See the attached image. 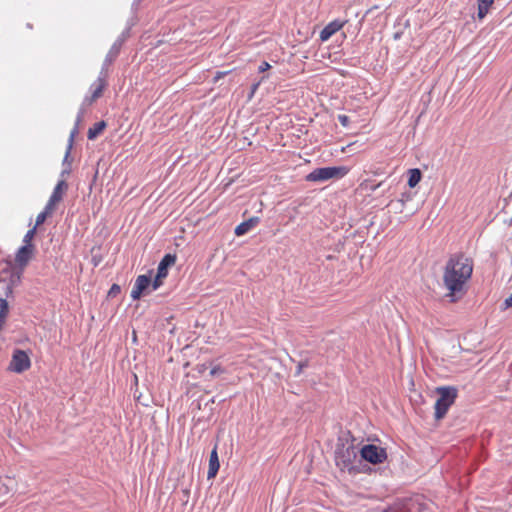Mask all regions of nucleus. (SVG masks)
Here are the masks:
<instances>
[{
	"label": "nucleus",
	"instance_id": "obj_8",
	"mask_svg": "<svg viewBox=\"0 0 512 512\" xmlns=\"http://www.w3.org/2000/svg\"><path fill=\"white\" fill-rule=\"evenodd\" d=\"M151 273L152 271H149L148 274H141L136 278L130 295L133 300H139L144 294L149 293Z\"/></svg>",
	"mask_w": 512,
	"mask_h": 512
},
{
	"label": "nucleus",
	"instance_id": "obj_25",
	"mask_svg": "<svg viewBox=\"0 0 512 512\" xmlns=\"http://www.w3.org/2000/svg\"><path fill=\"white\" fill-rule=\"evenodd\" d=\"M62 166H63V169L61 170L59 177H60V179H66V177L69 176L71 173L70 157L68 158V162L66 163V165H64V163L62 162Z\"/></svg>",
	"mask_w": 512,
	"mask_h": 512
},
{
	"label": "nucleus",
	"instance_id": "obj_29",
	"mask_svg": "<svg viewBox=\"0 0 512 512\" xmlns=\"http://www.w3.org/2000/svg\"><path fill=\"white\" fill-rule=\"evenodd\" d=\"M185 378H186V380H184L182 382V385H183V389L185 391V394L188 395L190 393V391H191V385H190V382H189V379H188L189 378V372L185 373Z\"/></svg>",
	"mask_w": 512,
	"mask_h": 512
},
{
	"label": "nucleus",
	"instance_id": "obj_34",
	"mask_svg": "<svg viewBox=\"0 0 512 512\" xmlns=\"http://www.w3.org/2000/svg\"><path fill=\"white\" fill-rule=\"evenodd\" d=\"M13 289H14V287L9 286L7 284L5 285L4 295L6 298L10 297L13 294Z\"/></svg>",
	"mask_w": 512,
	"mask_h": 512
},
{
	"label": "nucleus",
	"instance_id": "obj_42",
	"mask_svg": "<svg viewBox=\"0 0 512 512\" xmlns=\"http://www.w3.org/2000/svg\"><path fill=\"white\" fill-rule=\"evenodd\" d=\"M28 28H32V25L30 23L27 24Z\"/></svg>",
	"mask_w": 512,
	"mask_h": 512
},
{
	"label": "nucleus",
	"instance_id": "obj_7",
	"mask_svg": "<svg viewBox=\"0 0 512 512\" xmlns=\"http://www.w3.org/2000/svg\"><path fill=\"white\" fill-rule=\"evenodd\" d=\"M127 39H128V31H122L121 34L117 37V39L114 41V43L110 47L108 53L106 54L100 70L108 72L109 66L119 56L121 48Z\"/></svg>",
	"mask_w": 512,
	"mask_h": 512
},
{
	"label": "nucleus",
	"instance_id": "obj_16",
	"mask_svg": "<svg viewBox=\"0 0 512 512\" xmlns=\"http://www.w3.org/2000/svg\"><path fill=\"white\" fill-rule=\"evenodd\" d=\"M219 467H220V463H219L217 448L214 447V449L210 453L209 469H208V473H207V478L208 479L214 478L219 471Z\"/></svg>",
	"mask_w": 512,
	"mask_h": 512
},
{
	"label": "nucleus",
	"instance_id": "obj_28",
	"mask_svg": "<svg viewBox=\"0 0 512 512\" xmlns=\"http://www.w3.org/2000/svg\"><path fill=\"white\" fill-rule=\"evenodd\" d=\"M337 119L339 121V123L343 126V127H348L349 126V123H350V118L345 115V114H339L337 116Z\"/></svg>",
	"mask_w": 512,
	"mask_h": 512
},
{
	"label": "nucleus",
	"instance_id": "obj_14",
	"mask_svg": "<svg viewBox=\"0 0 512 512\" xmlns=\"http://www.w3.org/2000/svg\"><path fill=\"white\" fill-rule=\"evenodd\" d=\"M67 189L68 183L66 182V179L59 178L48 201L56 205L63 199V195Z\"/></svg>",
	"mask_w": 512,
	"mask_h": 512
},
{
	"label": "nucleus",
	"instance_id": "obj_31",
	"mask_svg": "<svg viewBox=\"0 0 512 512\" xmlns=\"http://www.w3.org/2000/svg\"><path fill=\"white\" fill-rule=\"evenodd\" d=\"M271 68V65L267 61H262L258 66V72L263 73Z\"/></svg>",
	"mask_w": 512,
	"mask_h": 512
},
{
	"label": "nucleus",
	"instance_id": "obj_10",
	"mask_svg": "<svg viewBox=\"0 0 512 512\" xmlns=\"http://www.w3.org/2000/svg\"><path fill=\"white\" fill-rule=\"evenodd\" d=\"M34 249L35 247L33 244H23L21 247H19L16 253L15 261L21 269H23L29 263Z\"/></svg>",
	"mask_w": 512,
	"mask_h": 512
},
{
	"label": "nucleus",
	"instance_id": "obj_2",
	"mask_svg": "<svg viewBox=\"0 0 512 512\" xmlns=\"http://www.w3.org/2000/svg\"><path fill=\"white\" fill-rule=\"evenodd\" d=\"M355 441L356 439L350 431L342 432L338 437L335 448V463L342 471L347 470L349 473L360 472V469L354 465L359 453Z\"/></svg>",
	"mask_w": 512,
	"mask_h": 512
},
{
	"label": "nucleus",
	"instance_id": "obj_37",
	"mask_svg": "<svg viewBox=\"0 0 512 512\" xmlns=\"http://www.w3.org/2000/svg\"><path fill=\"white\" fill-rule=\"evenodd\" d=\"M260 85V82H257V83H254L252 86H251V93L254 94L255 91L258 89Z\"/></svg>",
	"mask_w": 512,
	"mask_h": 512
},
{
	"label": "nucleus",
	"instance_id": "obj_33",
	"mask_svg": "<svg viewBox=\"0 0 512 512\" xmlns=\"http://www.w3.org/2000/svg\"><path fill=\"white\" fill-rule=\"evenodd\" d=\"M143 0H133L132 2V5H131V12L132 14H136L138 9H139V6L141 4Z\"/></svg>",
	"mask_w": 512,
	"mask_h": 512
},
{
	"label": "nucleus",
	"instance_id": "obj_1",
	"mask_svg": "<svg viewBox=\"0 0 512 512\" xmlns=\"http://www.w3.org/2000/svg\"><path fill=\"white\" fill-rule=\"evenodd\" d=\"M473 273V260L463 253L451 255L446 262L443 283L450 302L458 301L465 293V285Z\"/></svg>",
	"mask_w": 512,
	"mask_h": 512
},
{
	"label": "nucleus",
	"instance_id": "obj_12",
	"mask_svg": "<svg viewBox=\"0 0 512 512\" xmlns=\"http://www.w3.org/2000/svg\"><path fill=\"white\" fill-rule=\"evenodd\" d=\"M108 72L100 70L97 80L91 85L92 99H98L107 86Z\"/></svg>",
	"mask_w": 512,
	"mask_h": 512
},
{
	"label": "nucleus",
	"instance_id": "obj_17",
	"mask_svg": "<svg viewBox=\"0 0 512 512\" xmlns=\"http://www.w3.org/2000/svg\"><path fill=\"white\" fill-rule=\"evenodd\" d=\"M196 369L197 372L204 377H206L205 373L206 371H208V376H210L211 378L223 372V369L220 366H211L210 364L208 365L206 363L197 364Z\"/></svg>",
	"mask_w": 512,
	"mask_h": 512
},
{
	"label": "nucleus",
	"instance_id": "obj_19",
	"mask_svg": "<svg viewBox=\"0 0 512 512\" xmlns=\"http://www.w3.org/2000/svg\"><path fill=\"white\" fill-rule=\"evenodd\" d=\"M107 124L104 120L94 123L87 132V138L89 140L96 139L106 128Z\"/></svg>",
	"mask_w": 512,
	"mask_h": 512
},
{
	"label": "nucleus",
	"instance_id": "obj_32",
	"mask_svg": "<svg viewBox=\"0 0 512 512\" xmlns=\"http://www.w3.org/2000/svg\"><path fill=\"white\" fill-rule=\"evenodd\" d=\"M96 99H92V95L91 96H86L84 99H83V102L81 104V107L80 108H83L85 110V107L86 106H89L91 105Z\"/></svg>",
	"mask_w": 512,
	"mask_h": 512
},
{
	"label": "nucleus",
	"instance_id": "obj_24",
	"mask_svg": "<svg viewBox=\"0 0 512 512\" xmlns=\"http://www.w3.org/2000/svg\"><path fill=\"white\" fill-rule=\"evenodd\" d=\"M38 226H34L31 229H29L23 238V244H33L32 239L34 238Z\"/></svg>",
	"mask_w": 512,
	"mask_h": 512
},
{
	"label": "nucleus",
	"instance_id": "obj_22",
	"mask_svg": "<svg viewBox=\"0 0 512 512\" xmlns=\"http://www.w3.org/2000/svg\"><path fill=\"white\" fill-rule=\"evenodd\" d=\"M22 269L11 273L8 283L9 286L16 287L21 282Z\"/></svg>",
	"mask_w": 512,
	"mask_h": 512
},
{
	"label": "nucleus",
	"instance_id": "obj_35",
	"mask_svg": "<svg viewBox=\"0 0 512 512\" xmlns=\"http://www.w3.org/2000/svg\"><path fill=\"white\" fill-rule=\"evenodd\" d=\"M382 512H400V509L395 506H388Z\"/></svg>",
	"mask_w": 512,
	"mask_h": 512
},
{
	"label": "nucleus",
	"instance_id": "obj_40",
	"mask_svg": "<svg viewBox=\"0 0 512 512\" xmlns=\"http://www.w3.org/2000/svg\"><path fill=\"white\" fill-rule=\"evenodd\" d=\"M190 366V363L187 361L183 364V369L186 370L187 368H189Z\"/></svg>",
	"mask_w": 512,
	"mask_h": 512
},
{
	"label": "nucleus",
	"instance_id": "obj_3",
	"mask_svg": "<svg viewBox=\"0 0 512 512\" xmlns=\"http://www.w3.org/2000/svg\"><path fill=\"white\" fill-rule=\"evenodd\" d=\"M438 398L435 402V419L440 420L445 417L451 405L455 402L458 390L455 386H439L436 388Z\"/></svg>",
	"mask_w": 512,
	"mask_h": 512
},
{
	"label": "nucleus",
	"instance_id": "obj_36",
	"mask_svg": "<svg viewBox=\"0 0 512 512\" xmlns=\"http://www.w3.org/2000/svg\"><path fill=\"white\" fill-rule=\"evenodd\" d=\"M505 308L512 307V293L504 301Z\"/></svg>",
	"mask_w": 512,
	"mask_h": 512
},
{
	"label": "nucleus",
	"instance_id": "obj_27",
	"mask_svg": "<svg viewBox=\"0 0 512 512\" xmlns=\"http://www.w3.org/2000/svg\"><path fill=\"white\" fill-rule=\"evenodd\" d=\"M121 291V287L118 284H112L109 291H108V297H116Z\"/></svg>",
	"mask_w": 512,
	"mask_h": 512
},
{
	"label": "nucleus",
	"instance_id": "obj_41",
	"mask_svg": "<svg viewBox=\"0 0 512 512\" xmlns=\"http://www.w3.org/2000/svg\"><path fill=\"white\" fill-rule=\"evenodd\" d=\"M200 324L198 321L194 322V327H198Z\"/></svg>",
	"mask_w": 512,
	"mask_h": 512
},
{
	"label": "nucleus",
	"instance_id": "obj_4",
	"mask_svg": "<svg viewBox=\"0 0 512 512\" xmlns=\"http://www.w3.org/2000/svg\"><path fill=\"white\" fill-rule=\"evenodd\" d=\"M349 173L346 166H326L312 170L306 180L309 182H325L329 179H340Z\"/></svg>",
	"mask_w": 512,
	"mask_h": 512
},
{
	"label": "nucleus",
	"instance_id": "obj_20",
	"mask_svg": "<svg viewBox=\"0 0 512 512\" xmlns=\"http://www.w3.org/2000/svg\"><path fill=\"white\" fill-rule=\"evenodd\" d=\"M55 204L51 203L50 201H48L43 209L42 212H40L37 217H36V226H40L41 224H43L47 217L50 216L55 208Z\"/></svg>",
	"mask_w": 512,
	"mask_h": 512
},
{
	"label": "nucleus",
	"instance_id": "obj_26",
	"mask_svg": "<svg viewBox=\"0 0 512 512\" xmlns=\"http://www.w3.org/2000/svg\"><path fill=\"white\" fill-rule=\"evenodd\" d=\"M137 22V15L132 14V16L127 20V25L123 31H128V38L130 37V31L131 28L136 24Z\"/></svg>",
	"mask_w": 512,
	"mask_h": 512
},
{
	"label": "nucleus",
	"instance_id": "obj_39",
	"mask_svg": "<svg viewBox=\"0 0 512 512\" xmlns=\"http://www.w3.org/2000/svg\"><path fill=\"white\" fill-rule=\"evenodd\" d=\"M401 35H402V33H401V32H397V33H395V34H394V39H395V40L400 39V38H401Z\"/></svg>",
	"mask_w": 512,
	"mask_h": 512
},
{
	"label": "nucleus",
	"instance_id": "obj_11",
	"mask_svg": "<svg viewBox=\"0 0 512 512\" xmlns=\"http://www.w3.org/2000/svg\"><path fill=\"white\" fill-rule=\"evenodd\" d=\"M345 23L346 21L340 19H335L328 23L320 32V40L322 42L329 40L335 33L342 29Z\"/></svg>",
	"mask_w": 512,
	"mask_h": 512
},
{
	"label": "nucleus",
	"instance_id": "obj_30",
	"mask_svg": "<svg viewBox=\"0 0 512 512\" xmlns=\"http://www.w3.org/2000/svg\"><path fill=\"white\" fill-rule=\"evenodd\" d=\"M307 366H308L307 361H300L296 367L295 376H299L302 373L303 369Z\"/></svg>",
	"mask_w": 512,
	"mask_h": 512
},
{
	"label": "nucleus",
	"instance_id": "obj_21",
	"mask_svg": "<svg viewBox=\"0 0 512 512\" xmlns=\"http://www.w3.org/2000/svg\"><path fill=\"white\" fill-rule=\"evenodd\" d=\"M408 174L409 175H408L407 185L410 188L416 187L422 178V173H421L420 169H418V168L410 169Z\"/></svg>",
	"mask_w": 512,
	"mask_h": 512
},
{
	"label": "nucleus",
	"instance_id": "obj_18",
	"mask_svg": "<svg viewBox=\"0 0 512 512\" xmlns=\"http://www.w3.org/2000/svg\"><path fill=\"white\" fill-rule=\"evenodd\" d=\"M493 4L494 0H477V17L479 20L486 17Z\"/></svg>",
	"mask_w": 512,
	"mask_h": 512
},
{
	"label": "nucleus",
	"instance_id": "obj_6",
	"mask_svg": "<svg viewBox=\"0 0 512 512\" xmlns=\"http://www.w3.org/2000/svg\"><path fill=\"white\" fill-rule=\"evenodd\" d=\"M31 367V359L27 351L16 348L13 350L8 370L17 374L27 371Z\"/></svg>",
	"mask_w": 512,
	"mask_h": 512
},
{
	"label": "nucleus",
	"instance_id": "obj_23",
	"mask_svg": "<svg viewBox=\"0 0 512 512\" xmlns=\"http://www.w3.org/2000/svg\"><path fill=\"white\" fill-rule=\"evenodd\" d=\"M166 277L156 273L154 279L151 278V291H155L157 289H159L162 284H163V279H165Z\"/></svg>",
	"mask_w": 512,
	"mask_h": 512
},
{
	"label": "nucleus",
	"instance_id": "obj_15",
	"mask_svg": "<svg viewBox=\"0 0 512 512\" xmlns=\"http://www.w3.org/2000/svg\"><path fill=\"white\" fill-rule=\"evenodd\" d=\"M175 261H176L175 254L166 253L160 260L156 273H158L164 277H167L169 268L175 264Z\"/></svg>",
	"mask_w": 512,
	"mask_h": 512
},
{
	"label": "nucleus",
	"instance_id": "obj_9",
	"mask_svg": "<svg viewBox=\"0 0 512 512\" xmlns=\"http://www.w3.org/2000/svg\"><path fill=\"white\" fill-rule=\"evenodd\" d=\"M83 115H84V109L83 108H79V111L77 113L76 120H75V125H74V127L71 130L70 135H69L66 152H65V155H64V158H63L64 165H66V163L68 162V158L71 155V150L73 148L74 139H75V136L79 132V125L82 122Z\"/></svg>",
	"mask_w": 512,
	"mask_h": 512
},
{
	"label": "nucleus",
	"instance_id": "obj_38",
	"mask_svg": "<svg viewBox=\"0 0 512 512\" xmlns=\"http://www.w3.org/2000/svg\"><path fill=\"white\" fill-rule=\"evenodd\" d=\"M226 74V72H216V75L213 77L214 81H217L222 75Z\"/></svg>",
	"mask_w": 512,
	"mask_h": 512
},
{
	"label": "nucleus",
	"instance_id": "obj_5",
	"mask_svg": "<svg viewBox=\"0 0 512 512\" xmlns=\"http://www.w3.org/2000/svg\"><path fill=\"white\" fill-rule=\"evenodd\" d=\"M360 460L373 465L382 464L387 460V451L385 448L375 444H364L359 449Z\"/></svg>",
	"mask_w": 512,
	"mask_h": 512
},
{
	"label": "nucleus",
	"instance_id": "obj_13",
	"mask_svg": "<svg viewBox=\"0 0 512 512\" xmlns=\"http://www.w3.org/2000/svg\"><path fill=\"white\" fill-rule=\"evenodd\" d=\"M260 223V218L257 216H252L249 219L241 222L239 225L235 227L234 233L236 236H243L250 232L254 227H256Z\"/></svg>",
	"mask_w": 512,
	"mask_h": 512
}]
</instances>
